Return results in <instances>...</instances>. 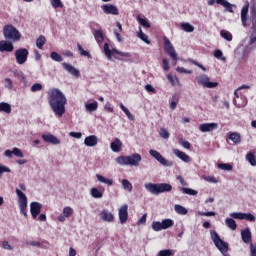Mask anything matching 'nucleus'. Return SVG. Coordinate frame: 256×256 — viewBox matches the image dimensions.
<instances>
[{
	"label": "nucleus",
	"mask_w": 256,
	"mask_h": 256,
	"mask_svg": "<svg viewBox=\"0 0 256 256\" xmlns=\"http://www.w3.org/2000/svg\"><path fill=\"white\" fill-rule=\"evenodd\" d=\"M48 102L55 113L56 117H63L65 115V105L67 104V98L61 90L54 88L48 91Z\"/></svg>",
	"instance_id": "f257e3e1"
},
{
	"label": "nucleus",
	"mask_w": 256,
	"mask_h": 256,
	"mask_svg": "<svg viewBox=\"0 0 256 256\" xmlns=\"http://www.w3.org/2000/svg\"><path fill=\"white\" fill-rule=\"evenodd\" d=\"M142 159L143 158L139 153H134L130 156H118L116 158V163H118V165H130L131 167H139Z\"/></svg>",
	"instance_id": "f03ea898"
},
{
	"label": "nucleus",
	"mask_w": 256,
	"mask_h": 256,
	"mask_svg": "<svg viewBox=\"0 0 256 256\" xmlns=\"http://www.w3.org/2000/svg\"><path fill=\"white\" fill-rule=\"evenodd\" d=\"M145 189L150 193H153V195H159V193H169V191H172L173 186L167 183H147L145 184Z\"/></svg>",
	"instance_id": "7ed1b4c3"
},
{
	"label": "nucleus",
	"mask_w": 256,
	"mask_h": 256,
	"mask_svg": "<svg viewBox=\"0 0 256 256\" xmlns=\"http://www.w3.org/2000/svg\"><path fill=\"white\" fill-rule=\"evenodd\" d=\"M211 237L213 240L214 245L219 249L222 255H227L229 251V244L223 240H221V237H219V234H217L216 231H211Z\"/></svg>",
	"instance_id": "20e7f679"
},
{
	"label": "nucleus",
	"mask_w": 256,
	"mask_h": 256,
	"mask_svg": "<svg viewBox=\"0 0 256 256\" xmlns=\"http://www.w3.org/2000/svg\"><path fill=\"white\" fill-rule=\"evenodd\" d=\"M3 35L5 39H10L11 41H19V39H21V34L19 33V30L13 25L4 26Z\"/></svg>",
	"instance_id": "39448f33"
},
{
	"label": "nucleus",
	"mask_w": 256,
	"mask_h": 256,
	"mask_svg": "<svg viewBox=\"0 0 256 256\" xmlns=\"http://www.w3.org/2000/svg\"><path fill=\"white\" fill-rule=\"evenodd\" d=\"M196 81L198 85H201V87H205L206 89H215V87L219 86V83L211 82V78H209L207 74L199 75L198 77H196Z\"/></svg>",
	"instance_id": "423d86ee"
},
{
	"label": "nucleus",
	"mask_w": 256,
	"mask_h": 256,
	"mask_svg": "<svg viewBox=\"0 0 256 256\" xmlns=\"http://www.w3.org/2000/svg\"><path fill=\"white\" fill-rule=\"evenodd\" d=\"M16 195L19 198L18 203L20 207V212L22 213V215H24V217H27V196L19 189H16Z\"/></svg>",
	"instance_id": "0eeeda50"
},
{
	"label": "nucleus",
	"mask_w": 256,
	"mask_h": 256,
	"mask_svg": "<svg viewBox=\"0 0 256 256\" xmlns=\"http://www.w3.org/2000/svg\"><path fill=\"white\" fill-rule=\"evenodd\" d=\"M173 225H175V222L172 219H165L162 220V222H153L152 229H154V231H163L164 229L173 227Z\"/></svg>",
	"instance_id": "6e6552de"
},
{
	"label": "nucleus",
	"mask_w": 256,
	"mask_h": 256,
	"mask_svg": "<svg viewBox=\"0 0 256 256\" xmlns=\"http://www.w3.org/2000/svg\"><path fill=\"white\" fill-rule=\"evenodd\" d=\"M149 154L151 157H154L160 165H163L164 167H173V162L165 159V157H163V155H161L157 150H150Z\"/></svg>",
	"instance_id": "1a4fd4ad"
},
{
	"label": "nucleus",
	"mask_w": 256,
	"mask_h": 256,
	"mask_svg": "<svg viewBox=\"0 0 256 256\" xmlns=\"http://www.w3.org/2000/svg\"><path fill=\"white\" fill-rule=\"evenodd\" d=\"M15 57L18 65H23L27 62V57H29V50L21 48L16 50Z\"/></svg>",
	"instance_id": "9d476101"
},
{
	"label": "nucleus",
	"mask_w": 256,
	"mask_h": 256,
	"mask_svg": "<svg viewBox=\"0 0 256 256\" xmlns=\"http://www.w3.org/2000/svg\"><path fill=\"white\" fill-rule=\"evenodd\" d=\"M164 51L168 55H170L173 61H177V52H175V48L173 47V44H171V41L167 37H164Z\"/></svg>",
	"instance_id": "9b49d317"
},
{
	"label": "nucleus",
	"mask_w": 256,
	"mask_h": 256,
	"mask_svg": "<svg viewBox=\"0 0 256 256\" xmlns=\"http://www.w3.org/2000/svg\"><path fill=\"white\" fill-rule=\"evenodd\" d=\"M104 53L106 55V57H108V59H111V57L113 56V53H116L117 55H120L121 57H131V54L128 52H121L117 49H109V44L105 43L104 44Z\"/></svg>",
	"instance_id": "f8f14e48"
},
{
	"label": "nucleus",
	"mask_w": 256,
	"mask_h": 256,
	"mask_svg": "<svg viewBox=\"0 0 256 256\" xmlns=\"http://www.w3.org/2000/svg\"><path fill=\"white\" fill-rule=\"evenodd\" d=\"M118 215L121 225H125V223H127V220L129 219V206L127 204L122 205L119 208Z\"/></svg>",
	"instance_id": "ddd939ff"
},
{
	"label": "nucleus",
	"mask_w": 256,
	"mask_h": 256,
	"mask_svg": "<svg viewBox=\"0 0 256 256\" xmlns=\"http://www.w3.org/2000/svg\"><path fill=\"white\" fill-rule=\"evenodd\" d=\"M230 217H232V219H240L243 220L245 219L246 221H250V223H255V216L251 213H237V212H233L230 214Z\"/></svg>",
	"instance_id": "4468645a"
},
{
	"label": "nucleus",
	"mask_w": 256,
	"mask_h": 256,
	"mask_svg": "<svg viewBox=\"0 0 256 256\" xmlns=\"http://www.w3.org/2000/svg\"><path fill=\"white\" fill-rule=\"evenodd\" d=\"M42 205L39 202H32L30 204V212L33 219H37V215L41 213Z\"/></svg>",
	"instance_id": "2eb2a0df"
},
{
	"label": "nucleus",
	"mask_w": 256,
	"mask_h": 256,
	"mask_svg": "<svg viewBox=\"0 0 256 256\" xmlns=\"http://www.w3.org/2000/svg\"><path fill=\"white\" fill-rule=\"evenodd\" d=\"M102 10L106 15H119V9L113 4L103 5Z\"/></svg>",
	"instance_id": "dca6fc26"
},
{
	"label": "nucleus",
	"mask_w": 256,
	"mask_h": 256,
	"mask_svg": "<svg viewBox=\"0 0 256 256\" xmlns=\"http://www.w3.org/2000/svg\"><path fill=\"white\" fill-rule=\"evenodd\" d=\"M218 128H219V124L217 123H204L199 126V129L202 133L215 131V129H218Z\"/></svg>",
	"instance_id": "f3484780"
},
{
	"label": "nucleus",
	"mask_w": 256,
	"mask_h": 256,
	"mask_svg": "<svg viewBox=\"0 0 256 256\" xmlns=\"http://www.w3.org/2000/svg\"><path fill=\"white\" fill-rule=\"evenodd\" d=\"M62 66L65 71H68V73H70V75H73L76 78L81 77V72H79V70H77V68H75L73 65L64 62L62 63Z\"/></svg>",
	"instance_id": "a211bd4d"
},
{
	"label": "nucleus",
	"mask_w": 256,
	"mask_h": 256,
	"mask_svg": "<svg viewBox=\"0 0 256 256\" xmlns=\"http://www.w3.org/2000/svg\"><path fill=\"white\" fill-rule=\"evenodd\" d=\"M173 153L176 155V157H178V159L184 161V163H191V156L187 155L185 152L179 149H173Z\"/></svg>",
	"instance_id": "6ab92c4d"
},
{
	"label": "nucleus",
	"mask_w": 256,
	"mask_h": 256,
	"mask_svg": "<svg viewBox=\"0 0 256 256\" xmlns=\"http://www.w3.org/2000/svg\"><path fill=\"white\" fill-rule=\"evenodd\" d=\"M42 139L45 143H51L52 145H59L61 143V140L53 136V134H43Z\"/></svg>",
	"instance_id": "aec40b11"
},
{
	"label": "nucleus",
	"mask_w": 256,
	"mask_h": 256,
	"mask_svg": "<svg viewBox=\"0 0 256 256\" xmlns=\"http://www.w3.org/2000/svg\"><path fill=\"white\" fill-rule=\"evenodd\" d=\"M110 147L114 153H121L123 149V142H121L119 138H115L114 141L111 142Z\"/></svg>",
	"instance_id": "412c9836"
},
{
	"label": "nucleus",
	"mask_w": 256,
	"mask_h": 256,
	"mask_svg": "<svg viewBox=\"0 0 256 256\" xmlns=\"http://www.w3.org/2000/svg\"><path fill=\"white\" fill-rule=\"evenodd\" d=\"M71 215H73V208L69 206L64 207L62 214L58 217V221L63 223L65 219L71 217Z\"/></svg>",
	"instance_id": "4be33fe9"
},
{
	"label": "nucleus",
	"mask_w": 256,
	"mask_h": 256,
	"mask_svg": "<svg viewBox=\"0 0 256 256\" xmlns=\"http://www.w3.org/2000/svg\"><path fill=\"white\" fill-rule=\"evenodd\" d=\"M100 217L102 220L106 221L107 223H113L115 221V215H113V213L107 210L101 211Z\"/></svg>",
	"instance_id": "5701e85b"
},
{
	"label": "nucleus",
	"mask_w": 256,
	"mask_h": 256,
	"mask_svg": "<svg viewBox=\"0 0 256 256\" xmlns=\"http://www.w3.org/2000/svg\"><path fill=\"white\" fill-rule=\"evenodd\" d=\"M13 49H14L13 43L7 42L6 40L0 41L1 53L5 52V51H6V53H11V51H13Z\"/></svg>",
	"instance_id": "b1692460"
},
{
	"label": "nucleus",
	"mask_w": 256,
	"mask_h": 256,
	"mask_svg": "<svg viewBox=\"0 0 256 256\" xmlns=\"http://www.w3.org/2000/svg\"><path fill=\"white\" fill-rule=\"evenodd\" d=\"M247 15H249V2H246L241 10V22L244 27L247 26Z\"/></svg>",
	"instance_id": "393cba45"
},
{
	"label": "nucleus",
	"mask_w": 256,
	"mask_h": 256,
	"mask_svg": "<svg viewBox=\"0 0 256 256\" xmlns=\"http://www.w3.org/2000/svg\"><path fill=\"white\" fill-rule=\"evenodd\" d=\"M97 143H99V139L95 135L88 136L84 140L86 147H95Z\"/></svg>",
	"instance_id": "a878e982"
},
{
	"label": "nucleus",
	"mask_w": 256,
	"mask_h": 256,
	"mask_svg": "<svg viewBox=\"0 0 256 256\" xmlns=\"http://www.w3.org/2000/svg\"><path fill=\"white\" fill-rule=\"evenodd\" d=\"M241 237H242V241H244L245 243L247 244L251 243V238H252L251 230H249V228L242 230Z\"/></svg>",
	"instance_id": "bb28decb"
},
{
	"label": "nucleus",
	"mask_w": 256,
	"mask_h": 256,
	"mask_svg": "<svg viewBox=\"0 0 256 256\" xmlns=\"http://www.w3.org/2000/svg\"><path fill=\"white\" fill-rule=\"evenodd\" d=\"M13 155H15V157H23V151H21V149L19 148H13V150H6L5 151V156L6 157H13Z\"/></svg>",
	"instance_id": "cd10ccee"
},
{
	"label": "nucleus",
	"mask_w": 256,
	"mask_h": 256,
	"mask_svg": "<svg viewBox=\"0 0 256 256\" xmlns=\"http://www.w3.org/2000/svg\"><path fill=\"white\" fill-rule=\"evenodd\" d=\"M228 137H229L230 141H233V143L235 145L241 143V134H239L237 132H229Z\"/></svg>",
	"instance_id": "c85d7f7f"
},
{
	"label": "nucleus",
	"mask_w": 256,
	"mask_h": 256,
	"mask_svg": "<svg viewBox=\"0 0 256 256\" xmlns=\"http://www.w3.org/2000/svg\"><path fill=\"white\" fill-rule=\"evenodd\" d=\"M216 3L225 7L226 11L229 13H233V4L227 2V0H216Z\"/></svg>",
	"instance_id": "c756f323"
},
{
	"label": "nucleus",
	"mask_w": 256,
	"mask_h": 256,
	"mask_svg": "<svg viewBox=\"0 0 256 256\" xmlns=\"http://www.w3.org/2000/svg\"><path fill=\"white\" fill-rule=\"evenodd\" d=\"M104 191H105L104 189L101 190L99 188H92L90 193H91V196L94 197V199H102Z\"/></svg>",
	"instance_id": "7c9ffc66"
},
{
	"label": "nucleus",
	"mask_w": 256,
	"mask_h": 256,
	"mask_svg": "<svg viewBox=\"0 0 256 256\" xmlns=\"http://www.w3.org/2000/svg\"><path fill=\"white\" fill-rule=\"evenodd\" d=\"M93 35L97 43H103L105 37L103 36V31L101 29L94 30Z\"/></svg>",
	"instance_id": "2f4dec72"
},
{
	"label": "nucleus",
	"mask_w": 256,
	"mask_h": 256,
	"mask_svg": "<svg viewBox=\"0 0 256 256\" xmlns=\"http://www.w3.org/2000/svg\"><path fill=\"white\" fill-rule=\"evenodd\" d=\"M0 112L7 113L9 115V113H11V105L6 102H1L0 103Z\"/></svg>",
	"instance_id": "473e14b6"
},
{
	"label": "nucleus",
	"mask_w": 256,
	"mask_h": 256,
	"mask_svg": "<svg viewBox=\"0 0 256 256\" xmlns=\"http://www.w3.org/2000/svg\"><path fill=\"white\" fill-rule=\"evenodd\" d=\"M225 224H226L227 227H229V229H231L232 231H235V230L237 229V222H235V220H233V218H226Z\"/></svg>",
	"instance_id": "72a5a7b5"
},
{
	"label": "nucleus",
	"mask_w": 256,
	"mask_h": 256,
	"mask_svg": "<svg viewBox=\"0 0 256 256\" xmlns=\"http://www.w3.org/2000/svg\"><path fill=\"white\" fill-rule=\"evenodd\" d=\"M122 187L123 189H125V191H128L129 193L133 191V184H131V182H129V180L127 179L122 180Z\"/></svg>",
	"instance_id": "f704fd0d"
},
{
	"label": "nucleus",
	"mask_w": 256,
	"mask_h": 256,
	"mask_svg": "<svg viewBox=\"0 0 256 256\" xmlns=\"http://www.w3.org/2000/svg\"><path fill=\"white\" fill-rule=\"evenodd\" d=\"M174 211H176L178 213V215H187V213H188L187 208H185L179 204H176L174 206Z\"/></svg>",
	"instance_id": "c9c22d12"
},
{
	"label": "nucleus",
	"mask_w": 256,
	"mask_h": 256,
	"mask_svg": "<svg viewBox=\"0 0 256 256\" xmlns=\"http://www.w3.org/2000/svg\"><path fill=\"white\" fill-rule=\"evenodd\" d=\"M120 109L125 113L126 117H128L130 121H135V116L131 114V112L129 111V109H127V107H125V105L120 104Z\"/></svg>",
	"instance_id": "e433bc0d"
},
{
	"label": "nucleus",
	"mask_w": 256,
	"mask_h": 256,
	"mask_svg": "<svg viewBox=\"0 0 256 256\" xmlns=\"http://www.w3.org/2000/svg\"><path fill=\"white\" fill-rule=\"evenodd\" d=\"M250 21L252 23L253 29H256V8H255V6L251 7Z\"/></svg>",
	"instance_id": "4c0bfd02"
},
{
	"label": "nucleus",
	"mask_w": 256,
	"mask_h": 256,
	"mask_svg": "<svg viewBox=\"0 0 256 256\" xmlns=\"http://www.w3.org/2000/svg\"><path fill=\"white\" fill-rule=\"evenodd\" d=\"M96 177L100 183H105V185H113V179L105 178L104 176H101V174H97Z\"/></svg>",
	"instance_id": "58836bf2"
},
{
	"label": "nucleus",
	"mask_w": 256,
	"mask_h": 256,
	"mask_svg": "<svg viewBox=\"0 0 256 256\" xmlns=\"http://www.w3.org/2000/svg\"><path fill=\"white\" fill-rule=\"evenodd\" d=\"M137 37H139V39L144 41V43H147V45H149L151 43V41H149V36H147L145 33H143V30H141V28H139Z\"/></svg>",
	"instance_id": "ea45409f"
},
{
	"label": "nucleus",
	"mask_w": 256,
	"mask_h": 256,
	"mask_svg": "<svg viewBox=\"0 0 256 256\" xmlns=\"http://www.w3.org/2000/svg\"><path fill=\"white\" fill-rule=\"evenodd\" d=\"M220 35L223 39H226V41H233V35L227 30H221Z\"/></svg>",
	"instance_id": "a19ab883"
},
{
	"label": "nucleus",
	"mask_w": 256,
	"mask_h": 256,
	"mask_svg": "<svg viewBox=\"0 0 256 256\" xmlns=\"http://www.w3.org/2000/svg\"><path fill=\"white\" fill-rule=\"evenodd\" d=\"M87 111H97V107H99V104L97 103V101L94 102H88L85 105Z\"/></svg>",
	"instance_id": "79ce46f5"
},
{
	"label": "nucleus",
	"mask_w": 256,
	"mask_h": 256,
	"mask_svg": "<svg viewBox=\"0 0 256 256\" xmlns=\"http://www.w3.org/2000/svg\"><path fill=\"white\" fill-rule=\"evenodd\" d=\"M138 23L142 25V27H146L149 29L151 27V24H149V21L146 18L141 17L140 15L137 17Z\"/></svg>",
	"instance_id": "37998d69"
},
{
	"label": "nucleus",
	"mask_w": 256,
	"mask_h": 256,
	"mask_svg": "<svg viewBox=\"0 0 256 256\" xmlns=\"http://www.w3.org/2000/svg\"><path fill=\"white\" fill-rule=\"evenodd\" d=\"M45 36H39V38L36 40V46L38 49H43V45L46 43Z\"/></svg>",
	"instance_id": "c03bdc74"
},
{
	"label": "nucleus",
	"mask_w": 256,
	"mask_h": 256,
	"mask_svg": "<svg viewBox=\"0 0 256 256\" xmlns=\"http://www.w3.org/2000/svg\"><path fill=\"white\" fill-rule=\"evenodd\" d=\"M167 79L173 87H175V85H179V79L177 77H173V75L168 74Z\"/></svg>",
	"instance_id": "a18cd8bd"
},
{
	"label": "nucleus",
	"mask_w": 256,
	"mask_h": 256,
	"mask_svg": "<svg viewBox=\"0 0 256 256\" xmlns=\"http://www.w3.org/2000/svg\"><path fill=\"white\" fill-rule=\"evenodd\" d=\"M51 59H53V61H57L58 63H61V61H63V57L57 53V52H52L50 54Z\"/></svg>",
	"instance_id": "49530a36"
},
{
	"label": "nucleus",
	"mask_w": 256,
	"mask_h": 256,
	"mask_svg": "<svg viewBox=\"0 0 256 256\" xmlns=\"http://www.w3.org/2000/svg\"><path fill=\"white\" fill-rule=\"evenodd\" d=\"M180 191H182V193H185L186 195H197V191L191 188L182 187L180 188Z\"/></svg>",
	"instance_id": "de8ad7c7"
},
{
	"label": "nucleus",
	"mask_w": 256,
	"mask_h": 256,
	"mask_svg": "<svg viewBox=\"0 0 256 256\" xmlns=\"http://www.w3.org/2000/svg\"><path fill=\"white\" fill-rule=\"evenodd\" d=\"M181 27L187 33H193V31H194L193 26L189 23H182Z\"/></svg>",
	"instance_id": "09e8293b"
},
{
	"label": "nucleus",
	"mask_w": 256,
	"mask_h": 256,
	"mask_svg": "<svg viewBox=\"0 0 256 256\" xmlns=\"http://www.w3.org/2000/svg\"><path fill=\"white\" fill-rule=\"evenodd\" d=\"M179 145H181L182 147H184V149H191V143H189V141L184 140L183 138H180L178 140Z\"/></svg>",
	"instance_id": "8fccbe9b"
},
{
	"label": "nucleus",
	"mask_w": 256,
	"mask_h": 256,
	"mask_svg": "<svg viewBox=\"0 0 256 256\" xmlns=\"http://www.w3.org/2000/svg\"><path fill=\"white\" fill-rule=\"evenodd\" d=\"M246 159L250 162V164L253 166V167H255V165H256V160H255V154H253V153H248L247 155H246Z\"/></svg>",
	"instance_id": "3c124183"
},
{
	"label": "nucleus",
	"mask_w": 256,
	"mask_h": 256,
	"mask_svg": "<svg viewBox=\"0 0 256 256\" xmlns=\"http://www.w3.org/2000/svg\"><path fill=\"white\" fill-rule=\"evenodd\" d=\"M51 5L54 9L63 8V2H61V0H51Z\"/></svg>",
	"instance_id": "603ef678"
},
{
	"label": "nucleus",
	"mask_w": 256,
	"mask_h": 256,
	"mask_svg": "<svg viewBox=\"0 0 256 256\" xmlns=\"http://www.w3.org/2000/svg\"><path fill=\"white\" fill-rule=\"evenodd\" d=\"M218 168L222 169L223 171H232L233 170V166H231V164H218Z\"/></svg>",
	"instance_id": "864d4df0"
},
{
	"label": "nucleus",
	"mask_w": 256,
	"mask_h": 256,
	"mask_svg": "<svg viewBox=\"0 0 256 256\" xmlns=\"http://www.w3.org/2000/svg\"><path fill=\"white\" fill-rule=\"evenodd\" d=\"M78 51L80 53V55H82V57H91V54L89 52H87L86 50L83 49V47L81 46V44H78Z\"/></svg>",
	"instance_id": "5fc2aeb1"
},
{
	"label": "nucleus",
	"mask_w": 256,
	"mask_h": 256,
	"mask_svg": "<svg viewBox=\"0 0 256 256\" xmlns=\"http://www.w3.org/2000/svg\"><path fill=\"white\" fill-rule=\"evenodd\" d=\"M159 135L162 137V139H169V131H167L165 128L160 129Z\"/></svg>",
	"instance_id": "6e6d98bb"
},
{
	"label": "nucleus",
	"mask_w": 256,
	"mask_h": 256,
	"mask_svg": "<svg viewBox=\"0 0 256 256\" xmlns=\"http://www.w3.org/2000/svg\"><path fill=\"white\" fill-rule=\"evenodd\" d=\"M157 256H173V250H161Z\"/></svg>",
	"instance_id": "4d7b16f0"
},
{
	"label": "nucleus",
	"mask_w": 256,
	"mask_h": 256,
	"mask_svg": "<svg viewBox=\"0 0 256 256\" xmlns=\"http://www.w3.org/2000/svg\"><path fill=\"white\" fill-rule=\"evenodd\" d=\"M243 99V102L242 103H239L237 101V98L234 99V105L238 108H241V107H245V105H247V99L245 98H242Z\"/></svg>",
	"instance_id": "13d9d810"
},
{
	"label": "nucleus",
	"mask_w": 256,
	"mask_h": 256,
	"mask_svg": "<svg viewBox=\"0 0 256 256\" xmlns=\"http://www.w3.org/2000/svg\"><path fill=\"white\" fill-rule=\"evenodd\" d=\"M214 57H216V59H221L222 61H225V57H223V52L221 50H215Z\"/></svg>",
	"instance_id": "bf43d9fd"
},
{
	"label": "nucleus",
	"mask_w": 256,
	"mask_h": 256,
	"mask_svg": "<svg viewBox=\"0 0 256 256\" xmlns=\"http://www.w3.org/2000/svg\"><path fill=\"white\" fill-rule=\"evenodd\" d=\"M41 89H43V86L39 83H36L31 87L32 93H36V91H41Z\"/></svg>",
	"instance_id": "052dcab7"
},
{
	"label": "nucleus",
	"mask_w": 256,
	"mask_h": 256,
	"mask_svg": "<svg viewBox=\"0 0 256 256\" xmlns=\"http://www.w3.org/2000/svg\"><path fill=\"white\" fill-rule=\"evenodd\" d=\"M2 248L8 251H13V246H11V244H9V242L5 240L2 241Z\"/></svg>",
	"instance_id": "680f3d73"
},
{
	"label": "nucleus",
	"mask_w": 256,
	"mask_h": 256,
	"mask_svg": "<svg viewBox=\"0 0 256 256\" xmlns=\"http://www.w3.org/2000/svg\"><path fill=\"white\" fill-rule=\"evenodd\" d=\"M3 173H11V169L0 164V177H2Z\"/></svg>",
	"instance_id": "e2e57ef3"
},
{
	"label": "nucleus",
	"mask_w": 256,
	"mask_h": 256,
	"mask_svg": "<svg viewBox=\"0 0 256 256\" xmlns=\"http://www.w3.org/2000/svg\"><path fill=\"white\" fill-rule=\"evenodd\" d=\"M4 85L7 89H13V81L9 78L4 80Z\"/></svg>",
	"instance_id": "0e129e2a"
},
{
	"label": "nucleus",
	"mask_w": 256,
	"mask_h": 256,
	"mask_svg": "<svg viewBox=\"0 0 256 256\" xmlns=\"http://www.w3.org/2000/svg\"><path fill=\"white\" fill-rule=\"evenodd\" d=\"M205 181H208V183H218L217 178L214 176H206L204 177Z\"/></svg>",
	"instance_id": "69168bd1"
},
{
	"label": "nucleus",
	"mask_w": 256,
	"mask_h": 256,
	"mask_svg": "<svg viewBox=\"0 0 256 256\" xmlns=\"http://www.w3.org/2000/svg\"><path fill=\"white\" fill-rule=\"evenodd\" d=\"M177 180L180 182L182 187H187L189 185L183 176H177Z\"/></svg>",
	"instance_id": "338daca9"
},
{
	"label": "nucleus",
	"mask_w": 256,
	"mask_h": 256,
	"mask_svg": "<svg viewBox=\"0 0 256 256\" xmlns=\"http://www.w3.org/2000/svg\"><path fill=\"white\" fill-rule=\"evenodd\" d=\"M250 253H251V256H256V244H253V243L250 244Z\"/></svg>",
	"instance_id": "774afa93"
}]
</instances>
